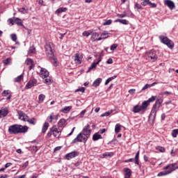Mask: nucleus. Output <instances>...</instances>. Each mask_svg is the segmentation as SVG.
I'll return each mask as SVG.
<instances>
[{
	"label": "nucleus",
	"mask_w": 178,
	"mask_h": 178,
	"mask_svg": "<svg viewBox=\"0 0 178 178\" xmlns=\"http://www.w3.org/2000/svg\"><path fill=\"white\" fill-rule=\"evenodd\" d=\"M8 113H9V111H8L7 108H2L0 110V119L1 118V116H3V118H5L6 116H8Z\"/></svg>",
	"instance_id": "2eb2a0df"
},
{
	"label": "nucleus",
	"mask_w": 178,
	"mask_h": 178,
	"mask_svg": "<svg viewBox=\"0 0 178 178\" xmlns=\"http://www.w3.org/2000/svg\"><path fill=\"white\" fill-rule=\"evenodd\" d=\"M159 39L161 40V42L165 45H167V47L170 48V49H173V48H175V43L168 37L160 35Z\"/></svg>",
	"instance_id": "423d86ee"
},
{
	"label": "nucleus",
	"mask_w": 178,
	"mask_h": 178,
	"mask_svg": "<svg viewBox=\"0 0 178 178\" xmlns=\"http://www.w3.org/2000/svg\"><path fill=\"white\" fill-rule=\"evenodd\" d=\"M129 92L131 94V95H133V94H134V92H136V89H130L129 90Z\"/></svg>",
	"instance_id": "0e129e2a"
},
{
	"label": "nucleus",
	"mask_w": 178,
	"mask_h": 178,
	"mask_svg": "<svg viewBox=\"0 0 178 178\" xmlns=\"http://www.w3.org/2000/svg\"><path fill=\"white\" fill-rule=\"evenodd\" d=\"M49 127V123L44 122L42 128V133H47V130H48Z\"/></svg>",
	"instance_id": "a878e982"
},
{
	"label": "nucleus",
	"mask_w": 178,
	"mask_h": 178,
	"mask_svg": "<svg viewBox=\"0 0 178 178\" xmlns=\"http://www.w3.org/2000/svg\"><path fill=\"white\" fill-rule=\"evenodd\" d=\"M14 23H15V24H17V26H21V27H23V22H22V19H20L18 17H14Z\"/></svg>",
	"instance_id": "393cba45"
},
{
	"label": "nucleus",
	"mask_w": 178,
	"mask_h": 178,
	"mask_svg": "<svg viewBox=\"0 0 178 178\" xmlns=\"http://www.w3.org/2000/svg\"><path fill=\"white\" fill-rule=\"evenodd\" d=\"M54 113L47 118V120H49L50 123H52V120H54V118L53 117Z\"/></svg>",
	"instance_id": "13d9d810"
},
{
	"label": "nucleus",
	"mask_w": 178,
	"mask_h": 178,
	"mask_svg": "<svg viewBox=\"0 0 178 178\" xmlns=\"http://www.w3.org/2000/svg\"><path fill=\"white\" fill-rule=\"evenodd\" d=\"M149 87H152L151 86V84H148L147 83L146 85H145V86L142 88V91H144L148 88H149Z\"/></svg>",
	"instance_id": "864d4df0"
},
{
	"label": "nucleus",
	"mask_w": 178,
	"mask_h": 178,
	"mask_svg": "<svg viewBox=\"0 0 178 178\" xmlns=\"http://www.w3.org/2000/svg\"><path fill=\"white\" fill-rule=\"evenodd\" d=\"M99 62H101V58H98V60L96 63H92L90 65V67L88 68V70L87 71V73H88L90 70H92V69H95L97 67V65H99Z\"/></svg>",
	"instance_id": "f3484780"
},
{
	"label": "nucleus",
	"mask_w": 178,
	"mask_h": 178,
	"mask_svg": "<svg viewBox=\"0 0 178 178\" xmlns=\"http://www.w3.org/2000/svg\"><path fill=\"white\" fill-rule=\"evenodd\" d=\"M106 63L108 65H112V63H113V60L112 58H108V60L106 61Z\"/></svg>",
	"instance_id": "052dcab7"
},
{
	"label": "nucleus",
	"mask_w": 178,
	"mask_h": 178,
	"mask_svg": "<svg viewBox=\"0 0 178 178\" xmlns=\"http://www.w3.org/2000/svg\"><path fill=\"white\" fill-rule=\"evenodd\" d=\"M10 60H11V59L9 58H6V60H4L3 61V63L4 65H8V63H10Z\"/></svg>",
	"instance_id": "603ef678"
},
{
	"label": "nucleus",
	"mask_w": 178,
	"mask_h": 178,
	"mask_svg": "<svg viewBox=\"0 0 178 178\" xmlns=\"http://www.w3.org/2000/svg\"><path fill=\"white\" fill-rule=\"evenodd\" d=\"M72 108H73V106H65L63 109L60 110V112H62V113H69V112H70V111H72Z\"/></svg>",
	"instance_id": "aec40b11"
},
{
	"label": "nucleus",
	"mask_w": 178,
	"mask_h": 178,
	"mask_svg": "<svg viewBox=\"0 0 178 178\" xmlns=\"http://www.w3.org/2000/svg\"><path fill=\"white\" fill-rule=\"evenodd\" d=\"M118 48V44H113L111 46L110 49L111 51H115Z\"/></svg>",
	"instance_id": "09e8293b"
},
{
	"label": "nucleus",
	"mask_w": 178,
	"mask_h": 178,
	"mask_svg": "<svg viewBox=\"0 0 178 178\" xmlns=\"http://www.w3.org/2000/svg\"><path fill=\"white\" fill-rule=\"evenodd\" d=\"M164 5H165V6H168V8L170 9V10L176 8V6H175V3L171 0H165L164 1Z\"/></svg>",
	"instance_id": "9b49d317"
},
{
	"label": "nucleus",
	"mask_w": 178,
	"mask_h": 178,
	"mask_svg": "<svg viewBox=\"0 0 178 178\" xmlns=\"http://www.w3.org/2000/svg\"><path fill=\"white\" fill-rule=\"evenodd\" d=\"M65 123H66V120H65L64 118L60 119L58 123V127H63Z\"/></svg>",
	"instance_id": "c756f323"
},
{
	"label": "nucleus",
	"mask_w": 178,
	"mask_h": 178,
	"mask_svg": "<svg viewBox=\"0 0 178 178\" xmlns=\"http://www.w3.org/2000/svg\"><path fill=\"white\" fill-rule=\"evenodd\" d=\"M177 134H178V129H174L172 131V136L174 138H176V137H177Z\"/></svg>",
	"instance_id": "f704fd0d"
},
{
	"label": "nucleus",
	"mask_w": 178,
	"mask_h": 178,
	"mask_svg": "<svg viewBox=\"0 0 178 178\" xmlns=\"http://www.w3.org/2000/svg\"><path fill=\"white\" fill-rule=\"evenodd\" d=\"M29 166V161H26L23 165L22 168H27Z\"/></svg>",
	"instance_id": "774afa93"
},
{
	"label": "nucleus",
	"mask_w": 178,
	"mask_h": 178,
	"mask_svg": "<svg viewBox=\"0 0 178 178\" xmlns=\"http://www.w3.org/2000/svg\"><path fill=\"white\" fill-rule=\"evenodd\" d=\"M43 83H44L45 84L49 85V84H51V79H48V78L44 79L43 80Z\"/></svg>",
	"instance_id": "8fccbe9b"
},
{
	"label": "nucleus",
	"mask_w": 178,
	"mask_h": 178,
	"mask_svg": "<svg viewBox=\"0 0 178 178\" xmlns=\"http://www.w3.org/2000/svg\"><path fill=\"white\" fill-rule=\"evenodd\" d=\"M29 52V54H34V52H35V48H34V47H31Z\"/></svg>",
	"instance_id": "5fc2aeb1"
},
{
	"label": "nucleus",
	"mask_w": 178,
	"mask_h": 178,
	"mask_svg": "<svg viewBox=\"0 0 178 178\" xmlns=\"http://www.w3.org/2000/svg\"><path fill=\"white\" fill-rule=\"evenodd\" d=\"M148 58H150L153 62H155L158 59V55H156V51L152 49L147 52Z\"/></svg>",
	"instance_id": "0eeeda50"
},
{
	"label": "nucleus",
	"mask_w": 178,
	"mask_h": 178,
	"mask_svg": "<svg viewBox=\"0 0 178 178\" xmlns=\"http://www.w3.org/2000/svg\"><path fill=\"white\" fill-rule=\"evenodd\" d=\"M48 76H49V72H48V70H47V69L45 68L41 67L40 77H42V79H47Z\"/></svg>",
	"instance_id": "f8f14e48"
},
{
	"label": "nucleus",
	"mask_w": 178,
	"mask_h": 178,
	"mask_svg": "<svg viewBox=\"0 0 178 178\" xmlns=\"http://www.w3.org/2000/svg\"><path fill=\"white\" fill-rule=\"evenodd\" d=\"M124 178L131 177V170L130 168H124Z\"/></svg>",
	"instance_id": "dca6fc26"
},
{
	"label": "nucleus",
	"mask_w": 178,
	"mask_h": 178,
	"mask_svg": "<svg viewBox=\"0 0 178 178\" xmlns=\"http://www.w3.org/2000/svg\"><path fill=\"white\" fill-rule=\"evenodd\" d=\"M170 173H172V170H170V171L164 170V171H161V172H159L157 176L159 177H161L162 176H166L167 175H170Z\"/></svg>",
	"instance_id": "b1692460"
},
{
	"label": "nucleus",
	"mask_w": 178,
	"mask_h": 178,
	"mask_svg": "<svg viewBox=\"0 0 178 178\" xmlns=\"http://www.w3.org/2000/svg\"><path fill=\"white\" fill-rule=\"evenodd\" d=\"M116 77H118V76L114 75L111 77H109L108 79H107L105 81V86H108V84H109V83H111V81H112V80H115V79H116Z\"/></svg>",
	"instance_id": "bb28decb"
},
{
	"label": "nucleus",
	"mask_w": 178,
	"mask_h": 178,
	"mask_svg": "<svg viewBox=\"0 0 178 178\" xmlns=\"http://www.w3.org/2000/svg\"><path fill=\"white\" fill-rule=\"evenodd\" d=\"M103 156H113V153H104Z\"/></svg>",
	"instance_id": "bf43d9fd"
},
{
	"label": "nucleus",
	"mask_w": 178,
	"mask_h": 178,
	"mask_svg": "<svg viewBox=\"0 0 178 178\" xmlns=\"http://www.w3.org/2000/svg\"><path fill=\"white\" fill-rule=\"evenodd\" d=\"M111 113H112V111L104 113L103 114L101 115V118H104V116H109V115H111Z\"/></svg>",
	"instance_id": "a18cd8bd"
},
{
	"label": "nucleus",
	"mask_w": 178,
	"mask_h": 178,
	"mask_svg": "<svg viewBox=\"0 0 178 178\" xmlns=\"http://www.w3.org/2000/svg\"><path fill=\"white\" fill-rule=\"evenodd\" d=\"M29 10V9L22 7L21 8L18 9V12H19L20 13H22V15H24V13H27V11Z\"/></svg>",
	"instance_id": "2f4dec72"
},
{
	"label": "nucleus",
	"mask_w": 178,
	"mask_h": 178,
	"mask_svg": "<svg viewBox=\"0 0 178 178\" xmlns=\"http://www.w3.org/2000/svg\"><path fill=\"white\" fill-rule=\"evenodd\" d=\"M156 149H157V151H159V152H165V147H163L159 146L156 147Z\"/></svg>",
	"instance_id": "a19ab883"
},
{
	"label": "nucleus",
	"mask_w": 178,
	"mask_h": 178,
	"mask_svg": "<svg viewBox=\"0 0 178 178\" xmlns=\"http://www.w3.org/2000/svg\"><path fill=\"white\" fill-rule=\"evenodd\" d=\"M176 165V163H172V164H169L168 165H166L165 167L163 168V170H165V172H170L171 170V173L172 172H175V165Z\"/></svg>",
	"instance_id": "ddd939ff"
},
{
	"label": "nucleus",
	"mask_w": 178,
	"mask_h": 178,
	"mask_svg": "<svg viewBox=\"0 0 178 178\" xmlns=\"http://www.w3.org/2000/svg\"><path fill=\"white\" fill-rule=\"evenodd\" d=\"M17 113L19 115V119H20V120H23L24 122H28L29 124H33V126L35 125V124L37 123V120H35V118H32L31 119H29V116L26 115V113H24L23 111H17Z\"/></svg>",
	"instance_id": "20e7f679"
},
{
	"label": "nucleus",
	"mask_w": 178,
	"mask_h": 178,
	"mask_svg": "<svg viewBox=\"0 0 178 178\" xmlns=\"http://www.w3.org/2000/svg\"><path fill=\"white\" fill-rule=\"evenodd\" d=\"M38 99H39V104H42V102H44V99H45V95L40 94L38 97Z\"/></svg>",
	"instance_id": "7c9ffc66"
},
{
	"label": "nucleus",
	"mask_w": 178,
	"mask_h": 178,
	"mask_svg": "<svg viewBox=\"0 0 178 178\" xmlns=\"http://www.w3.org/2000/svg\"><path fill=\"white\" fill-rule=\"evenodd\" d=\"M93 141H98V140H102V136L98 133H95L92 136Z\"/></svg>",
	"instance_id": "4be33fe9"
},
{
	"label": "nucleus",
	"mask_w": 178,
	"mask_h": 178,
	"mask_svg": "<svg viewBox=\"0 0 178 178\" xmlns=\"http://www.w3.org/2000/svg\"><path fill=\"white\" fill-rule=\"evenodd\" d=\"M155 99H156V96H152V97L149 98L147 101L148 102L149 104H150V102H154Z\"/></svg>",
	"instance_id": "ea45409f"
},
{
	"label": "nucleus",
	"mask_w": 178,
	"mask_h": 178,
	"mask_svg": "<svg viewBox=\"0 0 178 178\" xmlns=\"http://www.w3.org/2000/svg\"><path fill=\"white\" fill-rule=\"evenodd\" d=\"M22 80H23V74H21L17 77L15 78L14 81L15 83H19V81H22Z\"/></svg>",
	"instance_id": "473e14b6"
},
{
	"label": "nucleus",
	"mask_w": 178,
	"mask_h": 178,
	"mask_svg": "<svg viewBox=\"0 0 178 178\" xmlns=\"http://www.w3.org/2000/svg\"><path fill=\"white\" fill-rule=\"evenodd\" d=\"M148 105H149V103L147 101H144L142 103V105L140 106V107H142L143 111H144V109H147V108H148Z\"/></svg>",
	"instance_id": "c85d7f7f"
},
{
	"label": "nucleus",
	"mask_w": 178,
	"mask_h": 178,
	"mask_svg": "<svg viewBox=\"0 0 178 178\" xmlns=\"http://www.w3.org/2000/svg\"><path fill=\"white\" fill-rule=\"evenodd\" d=\"M29 70H31L32 69H34V66H35V64L33 63L32 64L29 65Z\"/></svg>",
	"instance_id": "69168bd1"
},
{
	"label": "nucleus",
	"mask_w": 178,
	"mask_h": 178,
	"mask_svg": "<svg viewBox=\"0 0 178 178\" xmlns=\"http://www.w3.org/2000/svg\"><path fill=\"white\" fill-rule=\"evenodd\" d=\"M118 17H120V19H123V17H126L127 13L126 11H124L122 14H117Z\"/></svg>",
	"instance_id": "58836bf2"
},
{
	"label": "nucleus",
	"mask_w": 178,
	"mask_h": 178,
	"mask_svg": "<svg viewBox=\"0 0 178 178\" xmlns=\"http://www.w3.org/2000/svg\"><path fill=\"white\" fill-rule=\"evenodd\" d=\"M109 33L108 32V31H103V33H101V37H104H104H109Z\"/></svg>",
	"instance_id": "37998d69"
},
{
	"label": "nucleus",
	"mask_w": 178,
	"mask_h": 178,
	"mask_svg": "<svg viewBox=\"0 0 178 178\" xmlns=\"http://www.w3.org/2000/svg\"><path fill=\"white\" fill-rule=\"evenodd\" d=\"M50 131L52 132V134L56 138H59L60 136V130L56 128V127H53L50 129Z\"/></svg>",
	"instance_id": "6e6552de"
},
{
	"label": "nucleus",
	"mask_w": 178,
	"mask_h": 178,
	"mask_svg": "<svg viewBox=\"0 0 178 178\" xmlns=\"http://www.w3.org/2000/svg\"><path fill=\"white\" fill-rule=\"evenodd\" d=\"M106 38H109V36L99 37V38L96 39V41H101L102 40H106Z\"/></svg>",
	"instance_id": "6e6d98bb"
},
{
	"label": "nucleus",
	"mask_w": 178,
	"mask_h": 178,
	"mask_svg": "<svg viewBox=\"0 0 178 178\" xmlns=\"http://www.w3.org/2000/svg\"><path fill=\"white\" fill-rule=\"evenodd\" d=\"M101 83H102V79L98 78L97 79L92 83L93 87H98Z\"/></svg>",
	"instance_id": "5701e85b"
},
{
	"label": "nucleus",
	"mask_w": 178,
	"mask_h": 178,
	"mask_svg": "<svg viewBox=\"0 0 178 178\" xmlns=\"http://www.w3.org/2000/svg\"><path fill=\"white\" fill-rule=\"evenodd\" d=\"M91 31L88 32L87 31H85L83 32L82 35L84 36V37H88L89 35H91Z\"/></svg>",
	"instance_id": "79ce46f5"
},
{
	"label": "nucleus",
	"mask_w": 178,
	"mask_h": 178,
	"mask_svg": "<svg viewBox=\"0 0 178 178\" xmlns=\"http://www.w3.org/2000/svg\"><path fill=\"white\" fill-rule=\"evenodd\" d=\"M38 81L35 79L29 80V81L26 85V88H31L32 87H35L37 86Z\"/></svg>",
	"instance_id": "9d476101"
},
{
	"label": "nucleus",
	"mask_w": 178,
	"mask_h": 178,
	"mask_svg": "<svg viewBox=\"0 0 178 178\" xmlns=\"http://www.w3.org/2000/svg\"><path fill=\"white\" fill-rule=\"evenodd\" d=\"M141 111H143V108L140 105L134 106L132 109V112H134V113H138L139 112H141Z\"/></svg>",
	"instance_id": "6ab92c4d"
},
{
	"label": "nucleus",
	"mask_w": 178,
	"mask_h": 178,
	"mask_svg": "<svg viewBox=\"0 0 178 178\" xmlns=\"http://www.w3.org/2000/svg\"><path fill=\"white\" fill-rule=\"evenodd\" d=\"M79 91H80L81 92H84L86 91V88L82 87L75 90L76 92H79Z\"/></svg>",
	"instance_id": "3c124183"
},
{
	"label": "nucleus",
	"mask_w": 178,
	"mask_h": 178,
	"mask_svg": "<svg viewBox=\"0 0 178 178\" xmlns=\"http://www.w3.org/2000/svg\"><path fill=\"white\" fill-rule=\"evenodd\" d=\"M112 24V19H108L104 23V26H109Z\"/></svg>",
	"instance_id": "49530a36"
},
{
	"label": "nucleus",
	"mask_w": 178,
	"mask_h": 178,
	"mask_svg": "<svg viewBox=\"0 0 178 178\" xmlns=\"http://www.w3.org/2000/svg\"><path fill=\"white\" fill-rule=\"evenodd\" d=\"M45 51L47 56H48L51 60H54V65L55 67L58 66V64H56L58 61L56 57H55V55L54 54V49H52L51 44L45 45Z\"/></svg>",
	"instance_id": "7ed1b4c3"
},
{
	"label": "nucleus",
	"mask_w": 178,
	"mask_h": 178,
	"mask_svg": "<svg viewBox=\"0 0 178 178\" xmlns=\"http://www.w3.org/2000/svg\"><path fill=\"white\" fill-rule=\"evenodd\" d=\"M10 38L13 41L16 42L17 40V35H16L15 33H13L10 35Z\"/></svg>",
	"instance_id": "4c0bfd02"
},
{
	"label": "nucleus",
	"mask_w": 178,
	"mask_h": 178,
	"mask_svg": "<svg viewBox=\"0 0 178 178\" xmlns=\"http://www.w3.org/2000/svg\"><path fill=\"white\" fill-rule=\"evenodd\" d=\"M90 136L91 129H90V124H88L83 127L82 131L72 141V144H76V143H83L86 144Z\"/></svg>",
	"instance_id": "f257e3e1"
},
{
	"label": "nucleus",
	"mask_w": 178,
	"mask_h": 178,
	"mask_svg": "<svg viewBox=\"0 0 178 178\" xmlns=\"http://www.w3.org/2000/svg\"><path fill=\"white\" fill-rule=\"evenodd\" d=\"M120 130H122V125H120V124H117L115 127V132L116 134L120 133Z\"/></svg>",
	"instance_id": "cd10ccee"
},
{
	"label": "nucleus",
	"mask_w": 178,
	"mask_h": 178,
	"mask_svg": "<svg viewBox=\"0 0 178 178\" xmlns=\"http://www.w3.org/2000/svg\"><path fill=\"white\" fill-rule=\"evenodd\" d=\"M120 23H121V24H128V22L126 19H121Z\"/></svg>",
	"instance_id": "680f3d73"
},
{
	"label": "nucleus",
	"mask_w": 178,
	"mask_h": 178,
	"mask_svg": "<svg viewBox=\"0 0 178 178\" xmlns=\"http://www.w3.org/2000/svg\"><path fill=\"white\" fill-rule=\"evenodd\" d=\"M67 10V8H65V7H61L58 8L55 13L56 15H60V13H63V12H66Z\"/></svg>",
	"instance_id": "412c9836"
},
{
	"label": "nucleus",
	"mask_w": 178,
	"mask_h": 178,
	"mask_svg": "<svg viewBox=\"0 0 178 178\" xmlns=\"http://www.w3.org/2000/svg\"><path fill=\"white\" fill-rule=\"evenodd\" d=\"M29 127L20 124H13L9 127L8 133L10 134H20V133H27Z\"/></svg>",
	"instance_id": "f03ea898"
},
{
	"label": "nucleus",
	"mask_w": 178,
	"mask_h": 178,
	"mask_svg": "<svg viewBox=\"0 0 178 178\" xmlns=\"http://www.w3.org/2000/svg\"><path fill=\"white\" fill-rule=\"evenodd\" d=\"M26 65H27L28 66L34 63V60H33V59L31 58H27L25 61Z\"/></svg>",
	"instance_id": "72a5a7b5"
},
{
	"label": "nucleus",
	"mask_w": 178,
	"mask_h": 178,
	"mask_svg": "<svg viewBox=\"0 0 178 178\" xmlns=\"http://www.w3.org/2000/svg\"><path fill=\"white\" fill-rule=\"evenodd\" d=\"M124 162L126 163H127L129 162H134V159H129L125 160Z\"/></svg>",
	"instance_id": "338daca9"
},
{
	"label": "nucleus",
	"mask_w": 178,
	"mask_h": 178,
	"mask_svg": "<svg viewBox=\"0 0 178 178\" xmlns=\"http://www.w3.org/2000/svg\"><path fill=\"white\" fill-rule=\"evenodd\" d=\"M143 1L141 2V5H143V6H147V5H149L150 1L149 0H142Z\"/></svg>",
	"instance_id": "e433bc0d"
},
{
	"label": "nucleus",
	"mask_w": 178,
	"mask_h": 178,
	"mask_svg": "<svg viewBox=\"0 0 178 178\" xmlns=\"http://www.w3.org/2000/svg\"><path fill=\"white\" fill-rule=\"evenodd\" d=\"M76 156H79V152L76 151L72 152L65 155V159L70 161V159H73V158H76Z\"/></svg>",
	"instance_id": "1a4fd4ad"
},
{
	"label": "nucleus",
	"mask_w": 178,
	"mask_h": 178,
	"mask_svg": "<svg viewBox=\"0 0 178 178\" xmlns=\"http://www.w3.org/2000/svg\"><path fill=\"white\" fill-rule=\"evenodd\" d=\"M74 60L75 65H81V58H80V54H76L74 56Z\"/></svg>",
	"instance_id": "4468645a"
},
{
	"label": "nucleus",
	"mask_w": 178,
	"mask_h": 178,
	"mask_svg": "<svg viewBox=\"0 0 178 178\" xmlns=\"http://www.w3.org/2000/svg\"><path fill=\"white\" fill-rule=\"evenodd\" d=\"M149 5L150 6V8H156V3H151L150 1V3H149Z\"/></svg>",
	"instance_id": "e2e57ef3"
},
{
	"label": "nucleus",
	"mask_w": 178,
	"mask_h": 178,
	"mask_svg": "<svg viewBox=\"0 0 178 178\" xmlns=\"http://www.w3.org/2000/svg\"><path fill=\"white\" fill-rule=\"evenodd\" d=\"M135 9L143 10V6H141L140 4H139L138 3H135Z\"/></svg>",
	"instance_id": "de8ad7c7"
},
{
	"label": "nucleus",
	"mask_w": 178,
	"mask_h": 178,
	"mask_svg": "<svg viewBox=\"0 0 178 178\" xmlns=\"http://www.w3.org/2000/svg\"><path fill=\"white\" fill-rule=\"evenodd\" d=\"M30 151H32L33 152H37L38 151V147L37 146H31L29 147Z\"/></svg>",
	"instance_id": "c9c22d12"
},
{
	"label": "nucleus",
	"mask_w": 178,
	"mask_h": 178,
	"mask_svg": "<svg viewBox=\"0 0 178 178\" xmlns=\"http://www.w3.org/2000/svg\"><path fill=\"white\" fill-rule=\"evenodd\" d=\"M162 102H163V100L162 99H158L156 101V102L153 106V108L152 109L150 115L149 116V118L150 119L155 118V117L156 116V108H161V105H162Z\"/></svg>",
	"instance_id": "39448f33"
},
{
	"label": "nucleus",
	"mask_w": 178,
	"mask_h": 178,
	"mask_svg": "<svg viewBox=\"0 0 178 178\" xmlns=\"http://www.w3.org/2000/svg\"><path fill=\"white\" fill-rule=\"evenodd\" d=\"M8 23H9V24H11V26H13L15 24V19L9 18L8 19Z\"/></svg>",
	"instance_id": "c03bdc74"
},
{
	"label": "nucleus",
	"mask_w": 178,
	"mask_h": 178,
	"mask_svg": "<svg viewBox=\"0 0 178 178\" xmlns=\"http://www.w3.org/2000/svg\"><path fill=\"white\" fill-rule=\"evenodd\" d=\"M91 42H95V41H97V37H99V33H97V32H91Z\"/></svg>",
	"instance_id": "a211bd4d"
},
{
	"label": "nucleus",
	"mask_w": 178,
	"mask_h": 178,
	"mask_svg": "<svg viewBox=\"0 0 178 178\" xmlns=\"http://www.w3.org/2000/svg\"><path fill=\"white\" fill-rule=\"evenodd\" d=\"M7 95H9V90H3V92H2V96L6 97Z\"/></svg>",
	"instance_id": "4d7b16f0"
}]
</instances>
